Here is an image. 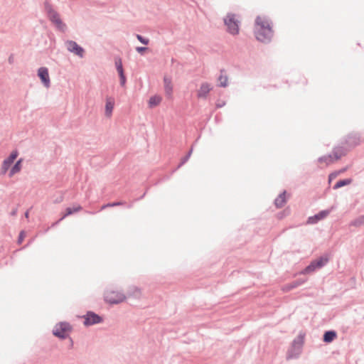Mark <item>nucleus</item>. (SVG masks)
Masks as SVG:
<instances>
[{"mask_svg": "<svg viewBox=\"0 0 364 364\" xmlns=\"http://www.w3.org/2000/svg\"><path fill=\"white\" fill-rule=\"evenodd\" d=\"M67 49L74 54L82 58L84 55V49L80 47L76 42L68 41L66 42Z\"/></svg>", "mask_w": 364, "mask_h": 364, "instance_id": "423d86ee", "label": "nucleus"}, {"mask_svg": "<svg viewBox=\"0 0 364 364\" xmlns=\"http://www.w3.org/2000/svg\"><path fill=\"white\" fill-rule=\"evenodd\" d=\"M18 156V151L14 150L11 151L10 155L3 161L1 166V173L2 174H5L11 168V165L14 164Z\"/></svg>", "mask_w": 364, "mask_h": 364, "instance_id": "39448f33", "label": "nucleus"}, {"mask_svg": "<svg viewBox=\"0 0 364 364\" xmlns=\"http://www.w3.org/2000/svg\"><path fill=\"white\" fill-rule=\"evenodd\" d=\"M115 65H116V68H117V72L119 73V74H122V72H124V70H123V68H122V60L120 58L117 59L115 60Z\"/></svg>", "mask_w": 364, "mask_h": 364, "instance_id": "b1692460", "label": "nucleus"}, {"mask_svg": "<svg viewBox=\"0 0 364 364\" xmlns=\"http://www.w3.org/2000/svg\"><path fill=\"white\" fill-rule=\"evenodd\" d=\"M304 283V281H295V282H293L292 283L285 286L283 289L284 291H289L294 288H296L298 286L301 285V284Z\"/></svg>", "mask_w": 364, "mask_h": 364, "instance_id": "412c9836", "label": "nucleus"}, {"mask_svg": "<svg viewBox=\"0 0 364 364\" xmlns=\"http://www.w3.org/2000/svg\"><path fill=\"white\" fill-rule=\"evenodd\" d=\"M271 21L265 16H257L255 19L254 33L256 38L262 43L269 42L273 37Z\"/></svg>", "mask_w": 364, "mask_h": 364, "instance_id": "f257e3e1", "label": "nucleus"}, {"mask_svg": "<svg viewBox=\"0 0 364 364\" xmlns=\"http://www.w3.org/2000/svg\"><path fill=\"white\" fill-rule=\"evenodd\" d=\"M70 331L71 326L70 324L62 322L55 325L53 328V334L60 338H65L68 336Z\"/></svg>", "mask_w": 364, "mask_h": 364, "instance_id": "20e7f679", "label": "nucleus"}, {"mask_svg": "<svg viewBox=\"0 0 364 364\" xmlns=\"http://www.w3.org/2000/svg\"><path fill=\"white\" fill-rule=\"evenodd\" d=\"M84 324L85 326H90L93 324H96L100 323L102 321V318L99 316L97 314L89 312L85 316Z\"/></svg>", "mask_w": 364, "mask_h": 364, "instance_id": "0eeeda50", "label": "nucleus"}, {"mask_svg": "<svg viewBox=\"0 0 364 364\" xmlns=\"http://www.w3.org/2000/svg\"><path fill=\"white\" fill-rule=\"evenodd\" d=\"M25 216H26V218H28V217H29V213H28V211H26V213H25Z\"/></svg>", "mask_w": 364, "mask_h": 364, "instance_id": "473e14b6", "label": "nucleus"}, {"mask_svg": "<svg viewBox=\"0 0 364 364\" xmlns=\"http://www.w3.org/2000/svg\"><path fill=\"white\" fill-rule=\"evenodd\" d=\"M145 50H146V48L145 47H138L136 48V50L139 52V53H142L143 51H144Z\"/></svg>", "mask_w": 364, "mask_h": 364, "instance_id": "2f4dec72", "label": "nucleus"}, {"mask_svg": "<svg viewBox=\"0 0 364 364\" xmlns=\"http://www.w3.org/2000/svg\"><path fill=\"white\" fill-rule=\"evenodd\" d=\"M346 168H343L338 171H336V172L331 173L328 177L329 183H331L332 180L336 178L341 173H343L344 171H346Z\"/></svg>", "mask_w": 364, "mask_h": 364, "instance_id": "393cba45", "label": "nucleus"}, {"mask_svg": "<svg viewBox=\"0 0 364 364\" xmlns=\"http://www.w3.org/2000/svg\"><path fill=\"white\" fill-rule=\"evenodd\" d=\"M125 299V295L119 290L109 289L105 294V301L111 304L123 302Z\"/></svg>", "mask_w": 364, "mask_h": 364, "instance_id": "7ed1b4c3", "label": "nucleus"}, {"mask_svg": "<svg viewBox=\"0 0 364 364\" xmlns=\"http://www.w3.org/2000/svg\"><path fill=\"white\" fill-rule=\"evenodd\" d=\"M346 154V152L344 149L341 147H336L334 149L333 151V157L334 158L335 161L341 159V157Z\"/></svg>", "mask_w": 364, "mask_h": 364, "instance_id": "6ab92c4d", "label": "nucleus"}, {"mask_svg": "<svg viewBox=\"0 0 364 364\" xmlns=\"http://www.w3.org/2000/svg\"><path fill=\"white\" fill-rule=\"evenodd\" d=\"M48 16H49V18L53 22L55 23V25L60 28H63L65 27V25L62 23L58 14L51 10V9H49L48 10Z\"/></svg>", "mask_w": 364, "mask_h": 364, "instance_id": "9b49d317", "label": "nucleus"}, {"mask_svg": "<svg viewBox=\"0 0 364 364\" xmlns=\"http://www.w3.org/2000/svg\"><path fill=\"white\" fill-rule=\"evenodd\" d=\"M328 213L329 212L328 210H323L318 213L317 215L309 218L307 223L309 224L316 223L318 221L325 218L328 215Z\"/></svg>", "mask_w": 364, "mask_h": 364, "instance_id": "f8f14e48", "label": "nucleus"}, {"mask_svg": "<svg viewBox=\"0 0 364 364\" xmlns=\"http://www.w3.org/2000/svg\"><path fill=\"white\" fill-rule=\"evenodd\" d=\"M22 162L23 159H20L18 160L16 164L10 168L9 176L10 178L13 177L15 174L19 173L22 168Z\"/></svg>", "mask_w": 364, "mask_h": 364, "instance_id": "4468645a", "label": "nucleus"}, {"mask_svg": "<svg viewBox=\"0 0 364 364\" xmlns=\"http://www.w3.org/2000/svg\"><path fill=\"white\" fill-rule=\"evenodd\" d=\"M218 81L221 87H225L228 85V77L226 76H220Z\"/></svg>", "mask_w": 364, "mask_h": 364, "instance_id": "a878e982", "label": "nucleus"}, {"mask_svg": "<svg viewBox=\"0 0 364 364\" xmlns=\"http://www.w3.org/2000/svg\"><path fill=\"white\" fill-rule=\"evenodd\" d=\"M321 163H325L326 165L333 163L335 161L332 155L326 156L319 159Z\"/></svg>", "mask_w": 364, "mask_h": 364, "instance_id": "4be33fe9", "label": "nucleus"}, {"mask_svg": "<svg viewBox=\"0 0 364 364\" xmlns=\"http://www.w3.org/2000/svg\"><path fill=\"white\" fill-rule=\"evenodd\" d=\"M38 75L41 80V82L46 87L50 86V77L48 70L46 68L42 67L38 69Z\"/></svg>", "mask_w": 364, "mask_h": 364, "instance_id": "1a4fd4ad", "label": "nucleus"}, {"mask_svg": "<svg viewBox=\"0 0 364 364\" xmlns=\"http://www.w3.org/2000/svg\"><path fill=\"white\" fill-rule=\"evenodd\" d=\"M120 76V82L122 85H124L126 82V77L124 76V72H122V74H119Z\"/></svg>", "mask_w": 364, "mask_h": 364, "instance_id": "c756f323", "label": "nucleus"}, {"mask_svg": "<svg viewBox=\"0 0 364 364\" xmlns=\"http://www.w3.org/2000/svg\"><path fill=\"white\" fill-rule=\"evenodd\" d=\"M164 80L165 92L169 97H171L173 92V85L171 83V80L169 77H165Z\"/></svg>", "mask_w": 364, "mask_h": 364, "instance_id": "2eb2a0df", "label": "nucleus"}, {"mask_svg": "<svg viewBox=\"0 0 364 364\" xmlns=\"http://www.w3.org/2000/svg\"><path fill=\"white\" fill-rule=\"evenodd\" d=\"M356 223L359 225H364V215L361 217H360L357 220H356Z\"/></svg>", "mask_w": 364, "mask_h": 364, "instance_id": "7c9ffc66", "label": "nucleus"}, {"mask_svg": "<svg viewBox=\"0 0 364 364\" xmlns=\"http://www.w3.org/2000/svg\"><path fill=\"white\" fill-rule=\"evenodd\" d=\"M352 180L351 179H345V180H341L339 181H338L336 185L334 186L333 188L334 189H337V188H339L343 186H346V185H348L351 183Z\"/></svg>", "mask_w": 364, "mask_h": 364, "instance_id": "5701e85b", "label": "nucleus"}, {"mask_svg": "<svg viewBox=\"0 0 364 364\" xmlns=\"http://www.w3.org/2000/svg\"><path fill=\"white\" fill-rule=\"evenodd\" d=\"M287 202V197H286V192L284 191L282 194H280L276 199H275V205L277 208H282L284 205V204Z\"/></svg>", "mask_w": 364, "mask_h": 364, "instance_id": "dca6fc26", "label": "nucleus"}, {"mask_svg": "<svg viewBox=\"0 0 364 364\" xmlns=\"http://www.w3.org/2000/svg\"><path fill=\"white\" fill-rule=\"evenodd\" d=\"M162 100V97L159 95H154L150 97L149 100V105L150 107L158 106Z\"/></svg>", "mask_w": 364, "mask_h": 364, "instance_id": "a211bd4d", "label": "nucleus"}, {"mask_svg": "<svg viewBox=\"0 0 364 364\" xmlns=\"http://www.w3.org/2000/svg\"><path fill=\"white\" fill-rule=\"evenodd\" d=\"M213 87L208 82H203L200 85L199 89L197 90V97L199 99H205L208 97V93L212 90Z\"/></svg>", "mask_w": 364, "mask_h": 364, "instance_id": "6e6552de", "label": "nucleus"}, {"mask_svg": "<svg viewBox=\"0 0 364 364\" xmlns=\"http://www.w3.org/2000/svg\"><path fill=\"white\" fill-rule=\"evenodd\" d=\"M240 22V17L235 14H228L224 19L228 31L232 35L238 34Z\"/></svg>", "mask_w": 364, "mask_h": 364, "instance_id": "f03ea898", "label": "nucleus"}, {"mask_svg": "<svg viewBox=\"0 0 364 364\" xmlns=\"http://www.w3.org/2000/svg\"><path fill=\"white\" fill-rule=\"evenodd\" d=\"M26 232L22 230L19 234V236L18 238V243L21 244L23 242L24 238L26 237Z\"/></svg>", "mask_w": 364, "mask_h": 364, "instance_id": "bb28decb", "label": "nucleus"}, {"mask_svg": "<svg viewBox=\"0 0 364 364\" xmlns=\"http://www.w3.org/2000/svg\"><path fill=\"white\" fill-rule=\"evenodd\" d=\"M122 203L121 202H118V203H108L107 205H105L102 207V209L105 208L106 207H113V206H116V205H122Z\"/></svg>", "mask_w": 364, "mask_h": 364, "instance_id": "c85d7f7f", "label": "nucleus"}, {"mask_svg": "<svg viewBox=\"0 0 364 364\" xmlns=\"http://www.w3.org/2000/svg\"><path fill=\"white\" fill-rule=\"evenodd\" d=\"M327 262V259L320 258L316 262H312L309 266L305 269V272L309 273L314 271L316 268L321 267Z\"/></svg>", "mask_w": 364, "mask_h": 364, "instance_id": "9d476101", "label": "nucleus"}, {"mask_svg": "<svg viewBox=\"0 0 364 364\" xmlns=\"http://www.w3.org/2000/svg\"><path fill=\"white\" fill-rule=\"evenodd\" d=\"M114 106V100L112 97H107L106 98L105 105V115L110 117L112 113V110Z\"/></svg>", "mask_w": 364, "mask_h": 364, "instance_id": "ddd939ff", "label": "nucleus"}, {"mask_svg": "<svg viewBox=\"0 0 364 364\" xmlns=\"http://www.w3.org/2000/svg\"><path fill=\"white\" fill-rule=\"evenodd\" d=\"M137 39L142 43L146 45L149 43V40L144 39L141 36L137 35L136 36Z\"/></svg>", "mask_w": 364, "mask_h": 364, "instance_id": "cd10ccee", "label": "nucleus"}, {"mask_svg": "<svg viewBox=\"0 0 364 364\" xmlns=\"http://www.w3.org/2000/svg\"><path fill=\"white\" fill-rule=\"evenodd\" d=\"M81 209H82V207L80 205H75L73 208H66L65 213L63 214V215L60 218V220H63L65 218H66L67 216H68L70 215H72L75 213H77V212L81 210Z\"/></svg>", "mask_w": 364, "mask_h": 364, "instance_id": "f3484780", "label": "nucleus"}, {"mask_svg": "<svg viewBox=\"0 0 364 364\" xmlns=\"http://www.w3.org/2000/svg\"><path fill=\"white\" fill-rule=\"evenodd\" d=\"M336 338V333L335 331H327L324 333L323 341L326 343H330L333 341Z\"/></svg>", "mask_w": 364, "mask_h": 364, "instance_id": "aec40b11", "label": "nucleus"}]
</instances>
